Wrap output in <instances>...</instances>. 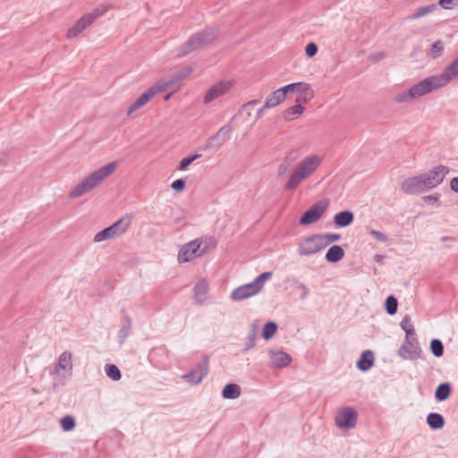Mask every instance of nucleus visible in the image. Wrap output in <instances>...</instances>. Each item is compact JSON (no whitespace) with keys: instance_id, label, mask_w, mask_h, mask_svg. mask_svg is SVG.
<instances>
[{"instance_id":"obj_1","label":"nucleus","mask_w":458,"mask_h":458,"mask_svg":"<svg viewBox=\"0 0 458 458\" xmlns=\"http://www.w3.org/2000/svg\"><path fill=\"white\" fill-rule=\"evenodd\" d=\"M117 168L116 162H110L106 165L94 171L84 180L78 183L69 193V198L76 199L89 192L100 185L106 178L114 173Z\"/></svg>"},{"instance_id":"obj_2","label":"nucleus","mask_w":458,"mask_h":458,"mask_svg":"<svg viewBox=\"0 0 458 458\" xmlns=\"http://www.w3.org/2000/svg\"><path fill=\"white\" fill-rule=\"evenodd\" d=\"M321 163L322 158L317 155H310L304 157L290 174L284 185V190L293 191L297 189L303 181L307 180L316 172Z\"/></svg>"},{"instance_id":"obj_3","label":"nucleus","mask_w":458,"mask_h":458,"mask_svg":"<svg viewBox=\"0 0 458 458\" xmlns=\"http://www.w3.org/2000/svg\"><path fill=\"white\" fill-rule=\"evenodd\" d=\"M272 277V272H264L258 276L253 282L241 285L231 293V299L241 301L258 294L263 288L264 283Z\"/></svg>"},{"instance_id":"obj_4","label":"nucleus","mask_w":458,"mask_h":458,"mask_svg":"<svg viewBox=\"0 0 458 458\" xmlns=\"http://www.w3.org/2000/svg\"><path fill=\"white\" fill-rule=\"evenodd\" d=\"M216 37L215 29L204 30L191 36L187 42L182 47L180 55H185L191 51L197 50L204 46L211 43Z\"/></svg>"},{"instance_id":"obj_5","label":"nucleus","mask_w":458,"mask_h":458,"mask_svg":"<svg viewBox=\"0 0 458 458\" xmlns=\"http://www.w3.org/2000/svg\"><path fill=\"white\" fill-rule=\"evenodd\" d=\"M436 89L429 77L424 79L411 89L398 93L394 99L398 103L409 102L413 98L424 96Z\"/></svg>"},{"instance_id":"obj_6","label":"nucleus","mask_w":458,"mask_h":458,"mask_svg":"<svg viewBox=\"0 0 458 458\" xmlns=\"http://www.w3.org/2000/svg\"><path fill=\"white\" fill-rule=\"evenodd\" d=\"M131 224V218L124 216L110 226L96 233L93 241L94 242H101L120 236L129 229Z\"/></svg>"},{"instance_id":"obj_7","label":"nucleus","mask_w":458,"mask_h":458,"mask_svg":"<svg viewBox=\"0 0 458 458\" xmlns=\"http://www.w3.org/2000/svg\"><path fill=\"white\" fill-rule=\"evenodd\" d=\"M171 83L172 81H161L157 82L155 86L149 88L130 106L127 111V114L131 115L133 112L144 106L154 96L169 88V85Z\"/></svg>"},{"instance_id":"obj_8","label":"nucleus","mask_w":458,"mask_h":458,"mask_svg":"<svg viewBox=\"0 0 458 458\" xmlns=\"http://www.w3.org/2000/svg\"><path fill=\"white\" fill-rule=\"evenodd\" d=\"M203 242L195 239L184 244L179 250L178 261L180 263L188 262L195 258L202 256L206 252L207 246L202 248Z\"/></svg>"},{"instance_id":"obj_9","label":"nucleus","mask_w":458,"mask_h":458,"mask_svg":"<svg viewBox=\"0 0 458 458\" xmlns=\"http://www.w3.org/2000/svg\"><path fill=\"white\" fill-rule=\"evenodd\" d=\"M329 206V200L327 199L318 200L303 213L300 218V224L302 225H310L318 222Z\"/></svg>"},{"instance_id":"obj_10","label":"nucleus","mask_w":458,"mask_h":458,"mask_svg":"<svg viewBox=\"0 0 458 458\" xmlns=\"http://www.w3.org/2000/svg\"><path fill=\"white\" fill-rule=\"evenodd\" d=\"M455 77H458V56L445 68L442 73L429 78L437 89L445 87Z\"/></svg>"},{"instance_id":"obj_11","label":"nucleus","mask_w":458,"mask_h":458,"mask_svg":"<svg viewBox=\"0 0 458 458\" xmlns=\"http://www.w3.org/2000/svg\"><path fill=\"white\" fill-rule=\"evenodd\" d=\"M105 10L96 8L93 12L83 15L71 29L67 31L69 38L79 36L86 28L93 23V21L101 16Z\"/></svg>"},{"instance_id":"obj_12","label":"nucleus","mask_w":458,"mask_h":458,"mask_svg":"<svg viewBox=\"0 0 458 458\" xmlns=\"http://www.w3.org/2000/svg\"><path fill=\"white\" fill-rule=\"evenodd\" d=\"M325 248L323 237L318 234L310 236L300 242L298 253L301 256H310Z\"/></svg>"},{"instance_id":"obj_13","label":"nucleus","mask_w":458,"mask_h":458,"mask_svg":"<svg viewBox=\"0 0 458 458\" xmlns=\"http://www.w3.org/2000/svg\"><path fill=\"white\" fill-rule=\"evenodd\" d=\"M448 173L449 168L440 165L428 173L421 174L423 181L425 182L426 190L428 191L439 185Z\"/></svg>"},{"instance_id":"obj_14","label":"nucleus","mask_w":458,"mask_h":458,"mask_svg":"<svg viewBox=\"0 0 458 458\" xmlns=\"http://www.w3.org/2000/svg\"><path fill=\"white\" fill-rule=\"evenodd\" d=\"M358 414L352 407H344L335 415V424L340 428H353L357 424Z\"/></svg>"},{"instance_id":"obj_15","label":"nucleus","mask_w":458,"mask_h":458,"mask_svg":"<svg viewBox=\"0 0 458 458\" xmlns=\"http://www.w3.org/2000/svg\"><path fill=\"white\" fill-rule=\"evenodd\" d=\"M208 373V357L205 355L203 360L198 363L193 369L182 376L191 385H198L202 382Z\"/></svg>"},{"instance_id":"obj_16","label":"nucleus","mask_w":458,"mask_h":458,"mask_svg":"<svg viewBox=\"0 0 458 458\" xmlns=\"http://www.w3.org/2000/svg\"><path fill=\"white\" fill-rule=\"evenodd\" d=\"M232 130L233 127L231 121L227 124L222 126L215 135L208 140L206 145L203 147V149H218L228 140Z\"/></svg>"},{"instance_id":"obj_17","label":"nucleus","mask_w":458,"mask_h":458,"mask_svg":"<svg viewBox=\"0 0 458 458\" xmlns=\"http://www.w3.org/2000/svg\"><path fill=\"white\" fill-rule=\"evenodd\" d=\"M401 190L409 195H417L427 191L421 174L405 179L401 185Z\"/></svg>"},{"instance_id":"obj_18","label":"nucleus","mask_w":458,"mask_h":458,"mask_svg":"<svg viewBox=\"0 0 458 458\" xmlns=\"http://www.w3.org/2000/svg\"><path fill=\"white\" fill-rule=\"evenodd\" d=\"M420 353L421 349L417 339L404 340L398 350V354L404 360H417Z\"/></svg>"},{"instance_id":"obj_19","label":"nucleus","mask_w":458,"mask_h":458,"mask_svg":"<svg viewBox=\"0 0 458 458\" xmlns=\"http://www.w3.org/2000/svg\"><path fill=\"white\" fill-rule=\"evenodd\" d=\"M270 364L272 369H282L287 367L291 361L292 357L282 350L270 349L267 352Z\"/></svg>"},{"instance_id":"obj_20","label":"nucleus","mask_w":458,"mask_h":458,"mask_svg":"<svg viewBox=\"0 0 458 458\" xmlns=\"http://www.w3.org/2000/svg\"><path fill=\"white\" fill-rule=\"evenodd\" d=\"M230 86L231 84L228 81H220L213 85L206 93L204 97V103L208 104L213 100L224 96L228 92Z\"/></svg>"},{"instance_id":"obj_21","label":"nucleus","mask_w":458,"mask_h":458,"mask_svg":"<svg viewBox=\"0 0 458 458\" xmlns=\"http://www.w3.org/2000/svg\"><path fill=\"white\" fill-rule=\"evenodd\" d=\"M208 284L205 279H199L193 288L195 304L201 305L208 300Z\"/></svg>"},{"instance_id":"obj_22","label":"nucleus","mask_w":458,"mask_h":458,"mask_svg":"<svg viewBox=\"0 0 458 458\" xmlns=\"http://www.w3.org/2000/svg\"><path fill=\"white\" fill-rule=\"evenodd\" d=\"M60 370H64L72 373V353L69 352H64L58 358V362L53 370H50V374L58 373Z\"/></svg>"},{"instance_id":"obj_23","label":"nucleus","mask_w":458,"mask_h":458,"mask_svg":"<svg viewBox=\"0 0 458 458\" xmlns=\"http://www.w3.org/2000/svg\"><path fill=\"white\" fill-rule=\"evenodd\" d=\"M131 331V320L126 314L123 316L120 321V329L117 334L119 343L122 344L125 342Z\"/></svg>"},{"instance_id":"obj_24","label":"nucleus","mask_w":458,"mask_h":458,"mask_svg":"<svg viewBox=\"0 0 458 458\" xmlns=\"http://www.w3.org/2000/svg\"><path fill=\"white\" fill-rule=\"evenodd\" d=\"M375 356L372 351L367 350L361 353L357 362V368L360 371H368L374 364Z\"/></svg>"},{"instance_id":"obj_25","label":"nucleus","mask_w":458,"mask_h":458,"mask_svg":"<svg viewBox=\"0 0 458 458\" xmlns=\"http://www.w3.org/2000/svg\"><path fill=\"white\" fill-rule=\"evenodd\" d=\"M354 219L353 213L348 210L336 213L334 216V222L338 227L350 225Z\"/></svg>"},{"instance_id":"obj_26","label":"nucleus","mask_w":458,"mask_h":458,"mask_svg":"<svg viewBox=\"0 0 458 458\" xmlns=\"http://www.w3.org/2000/svg\"><path fill=\"white\" fill-rule=\"evenodd\" d=\"M277 90H279V92H283L284 97L286 98V94L288 92L298 91L306 94V92L310 90V86L304 82H296L285 85Z\"/></svg>"},{"instance_id":"obj_27","label":"nucleus","mask_w":458,"mask_h":458,"mask_svg":"<svg viewBox=\"0 0 458 458\" xmlns=\"http://www.w3.org/2000/svg\"><path fill=\"white\" fill-rule=\"evenodd\" d=\"M426 421L428 427L434 430L440 429L445 426L444 417L437 412H430L427 416Z\"/></svg>"},{"instance_id":"obj_28","label":"nucleus","mask_w":458,"mask_h":458,"mask_svg":"<svg viewBox=\"0 0 458 458\" xmlns=\"http://www.w3.org/2000/svg\"><path fill=\"white\" fill-rule=\"evenodd\" d=\"M344 257V250L339 245L330 247L326 254V259L328 262L335 263Z\"/></svg>"},{"instance_id":"obj_29","label":"nucleus","mask_w":458,"mask_h":458,"mask_svg":"<svg viewBox=\"0 0 458 458\" xmlns=\"http://www.w3.org/2000/svg\"><path fill=\"white\" fill-rule=\"evenodd\" d=\"M259 330V323L257 321L252 322L250 325V329L249 335L246 339V344H245V348H244L245 351L250 350L255 347L257 335H258Z\"/></svg>"},{"instance_id":"obj_30","label":"nucleus","mask_w":458,"mask_h":458,"mask_svg":"<svg viewBox=\"0 0 458 458\" xmlns=\"http://www.w3.org/2000/svg\"><path fill=\"white\" fill-rule=\"evenodd\" d=\"M285 98L284 97L283 92H279V90H275L270 93L265 100V107L273 108L280 105L284 102Z\"/></svg>"},{"instance_id":"obj_31","label":"nucleus","mask_w":458,"mask_h":458,"mask_svg":"<svg viewBox=\"0 0 458 458\" xmlns=\"http://www.w3.org/2000/svg\"><path fill=\"white\" fill-rule=\"evenodd\" d=\"M241 395V387L237 384H227L223 391L222 396L225 399H236Z\"/></svg>"},{"instance_id":"obj_32","label":"nucleus","mask_w":458,"mask_h":458,"mask_svg":"<svg viewBox=\"0 0 458 458\" xmlns=\"http://www.w3.org/2000/svg\"><path fill=\"white\" fill-rule=\"evenodd\" d=\"M450 394L451 385L449 383H442L435 391V398L439 402H443L450 396Z\"/></svg>"},{"instance_id":"obj_33","label":"nucleus","mask_w":458,"mask_h":458,"mask_svg":"<svg viewBox=\"0 0 458 458\" xmlns=\"http://www.w3.org/2000/svg\"><path fill=\"white\" fill-rule=\"evenodd\" d=\"M295 159L296 157L292 156V154L287 155L284 158V160L280 163L277 168V174L279 177L284 176L288 172Z\"/></svg>"},{"instance_id":"obj_34","label":"nucleus","mask_w":458,"mask_h":458,"mask_svg":"<svg viewBox=\"0 0 458 458\" xmlns=\"http://www.w3.org/2000/svg\"><path fill=\"white\" fill-rule=\"evenodd\" d=\"M304 111V107L301 104H296L292 107L288 108L284 114V117L287 121L293 120L300 116Z\"/></svg>"},{"instance_id":"obj_35","label":"nucleus","mask_w":458,"mask_h":458,"mask_svg":"<svg viewBox=\"0 0 458 458\" xmlns=\"http://www.w3.org/2000/svg\"><path fill=\"white\" fill-rule=\"evenodd\" d=\"M437 8V5L435 4H431L425 6L419 7L416 12L411 16L412 20H417L420 17H423L430 13H433Z\"/></svg>"},{"instance_id":"obj_36","label":"nucleus","mask_w":458,"mask_h":458,"mask_svg":"<svg viewBox=\"0 0 458 458\" xmlns=\"http://www.w3.org/2000/svg\"><path fill=\"white\" fill-rule=\"evenodd\" d=\"M106 376L114 381H118L122 377V374L117 366L114 364H106L104 367Z\"/></svg>"},{"instance_id":"obj_37","label":"nucleus","mask_w":458,"mask_h":458,"mask_svg":"<svg viewBox=\"0 0 458 458\" xmlns=\"http://www.w3.org/2000/svg\"><path fill=\"white\" fill-rule=\"evenodd\" d=\"M385 307L388 315L393 316L396 314L398 308L397 299L393 295L388 296L386 300Z\"/></svg>"},{"instance_id":"obj_38","label":"nucleus","mask_w":458,"mask_h":458,"mask_svg":"<svg viewBox=\"0 0 458 458\" xmlns=\"http://www.w3.org/2000/svg\"><path fill=\"white\" fill-rule=\"evenodd\" d=\"M444 48V43L441 40H437L435 43L431 45L428 51V55L436 59L442 55Z\"/></svg>"},{"instance_id":"obj_39","label":"nucleus","mask_w":458,"mask_h":458,"mask_svg":"<svg viewBox=\"0 0 458 458\" xmlns=\"http://www.w3.org/2000/svg\"><path fill=\"white\" fill-rule=\"evenodd\" d=\"M277 325L273 321L267 322L262 330L264 339H270L276 332Z\"/></svg>"},{"instance_id":"obj_40","label":"nucleus","mask_w":458,"mask_h":458,"mask_svg":"<svg viewBox=\"0 0 458 458\" xmlns=\"http://www.w3.org/2000/svg\"><path fill=\"white\" fill-rule=\"evenodd\" d=\"M430 350L434 356L439 358L443 356L444 345L438 339H433L430 343Z\"/></svg>"},{"instance_id":"obj_41","label":"nucleus","mask_w":458,"mask_h":458,"mask_svg":"<svg viewBox=\"0 0 458 458\" xmlns=\"http://www.w3.org/2000/svg\"><path fill=\"white\" fill-rule=\"evenodd\" d=\"M60 424L64 431H71L75 428L76 421L73 417L66 415L62 418Z\"/></svg>"},{"instance_id":"obj_42","label":"nucleus","mask_w":458,"mask_h":458,"mask_svg":"<svg viewBox=\"0 0 458 458\" xmlns=\"http://www.w3.org/2000/svg\"><path fill=\"white\" fill-rule=\"evenodd\" d=\"M192 72V69L191 67H185L181 72H178L173 75V78L169 79L168 81H172V83L169 85L172 86L175 82L184 79L187 77L191 72Z\"/></svg>"},{"instance_id":"obj_43","label":"nucleus","mask_w":458,"mask_h":458,"mask_svg":"<svg viewBox=\"0 0 458 458\" xmlns=\"http://www.w3.org/2000/svg\"><path fill=\"white\" fill-rule=\"evenodd\" d=\"M201 157L200 154H195L188 157H184L180 161L179 169L186 170L187 167L195 160L199 159Z\"/></svg>"},{"instance_id":"obj_44","label":"nucleus","mask_w":458,"mask_h":458,"mask_svg":"<svg viewBox=\"0 0 458 458\" xmlns=\"http://www.w3.org/2000/svg\"><path fill=\"white\" fill-rule=\"evenodd\" d=\"M319 235L323 237L325 247L330 243L339 241L341 238L340 234L338 233H326Z\"/></svg>"},{"instance_id":"obj_45","label":"nucleus","mask_w":458,"mask_h":458,"mask_svg":"<svg viewBox=\"0 0 458 458\" xmlns=\"http://www.w3.org/2000/svg\"><path fill=\"white\" fill-rule=\"evenodd\" d=\"M297 288L300 290V299L304 301L308 298V296L310 295V289L308 288V286L303 284V283H297Z\"/></svg>"},{"instance_id":"obj_46","label":"nucleus","mask_w":458,"mask_h":458,"mask_svg":"<svg viewBox=\"0 0 458 458\" xmlns=\"http://www.w3.org/2000/svg\"><path fill=\"white\" fill-rule=\"evenodd\" d=\"M438 5L443 9L451 10L458 5V0H439Z\"/></svg>"},{"instance_id":"obj_47","label":"nucleus","mask_w":458,"mask_h":458,"mask_svg":"<svg viewBox=\"0 0 458 458\" xmlns=\"http://www.w3.org/2000/svg\"><path fill=\"white\" fill-rule=\"evenodd\" d=\"M305 53L309 57H313L318 53V46L311 42L305 47Z\"/></svg>"},{"instance_id":"obj_48","label":"nucleus","mask_w":458,"mask_h":458,"mask_svg":"<svg viewBox=\"0 0 458 458\" xmlns=\"http://www.w3.org/2000/svg\"><path fill=\"white\" fill-rule=\"evenodd\" d=\"M369 233L381 242H386L388 240L387 235L382 232L371 230Z\"/></svg>"},{"instance_id":"obj_49","label":"nucleus","mask_w":458,"mask_h":458,"mask_svg":"<svg viewBox=\"0 0 458 458\" xmlns=\"http://www.w3.org/2000/svg\"><path fill=\"white\" fill-rule=\"evenodd\" d=\"M171 187L174 191H182L185 187V181L183 179H177L174 182H173Z\"/></svg>"},{"instance_id":"obj_50","label":"nucleus","mask_w":458,"mask_h":458,"mask_svg":"<svg viewBox=\"0 0 458 458\" xmlns=\"http://www.w3.org/2000/svg\"><path fill=\"white\" fill-rule=\"evenodd\" d=\"M400 327H402V329L403 331L409 329V330H411V327H413V325L411 324V318L410 317L408 316H405L403 320L401 321L400 323Z\"/></svg>"},{"instance_id":"obj_51","label":"nucleus","mask_w":458,"mask_h":458,"mask_svg":"<svg viewBox=\"0 0 458 458\" xmlns=\"http://www.w3.org/2000/svg\"><path fill=\"white\" fill-rule=\"evenodd\" d=\"M405 339L404 340H411V339H417L415 335V329L414 327H411V330H405Z\"/></svg>"},{"instance_id":"obj_52","label":"nucleus","mask_w":458,"mask_h":458,"mask_svg":"<svg viewBox=\"0 0 458 458\" xmlns=\"http://www.w3.org/2000/svg\"><path fill=\"white\" fill-rule=\"evenodd\" d=\"M450 188L452 191L458 193V177H454L451 180Z\"/></svg>"},{"instance_id":"obj_53","label":"nucleus","mask_w":458,"mask_h":458,"mask_svg":"<svg viewBox=\"0 0 458 458\" xmlns=\"http://www.w3.org/2000/svg\"><path fill=\"white\" fill-rule=\"evenodd\" d=\"M259 103V100H251V101H249L247 104H245L243 106H242V110H250V108L256 105H258Z\"/></svg>"},{"instance_id":"obj_54","label":"nucleus","mask_w":458,"mask_h":458,"mask_svg":"<svg viewBox=\"0 0 458 458\" xmlns=\"http://www.w3.org/2000/svg\"><path fill=\"white\" fill-rule=\"evenodd\" d=\"M266 109H269V107H265V105H264V106H261V107L257 111V114H256V121H257L258 119H259V118L263 115L264 111H265Z\"/></svg>"},{"instance_id":"obj_55","label":"nucleus","mask_w":458,"mask_h":458,"mask_svg":"<svg viewBox=\"0 0 458 458\" xmlns=\"http://www.w3.org/2000/svg\"><path fill=\"white\" fill-rule=\"evenodd\" d=\"M424 199L426 201H433V202H436L438 200V195H428V196H426L424 197Z\"/></svg>"},{"instance_id":"obj_56","label":"nucleus","mask_w":458,"mask_h":458,"mask_svg":"<svg viewBox=\"0 0 458 458\" xmlns=\"http://www.w3.org/2000/svg\"><path fill=\"white\" fill-rule=\"evenodd\" d=\"M441 242H453L454 240L453 237H450V236H443L441 237Z\"/></svg>"},{"instance_id":"obj_57","label":"nucleus","mask_w":458,"mask_h":458,"mask_svg":"<svg viewBox=\"0 0 458 458\" xmlns=\"http://www.w3.org/2000/svg\"><path fill=\"white\" fill-rule=\"evenodd\" d=\"M375 259L376 261H380L382 259V256L377 255L375 257Z\"/></svg>"}]
</instances>
